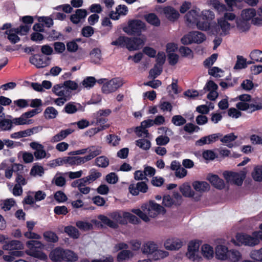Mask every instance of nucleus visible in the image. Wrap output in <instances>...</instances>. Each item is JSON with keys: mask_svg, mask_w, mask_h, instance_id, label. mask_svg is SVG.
Segmentation results:
<instances>
[{"mask_svg": "<svg viewBox=\"0 0 262 262\" xmlns=\"http://www.w3.org/2000/svg\"><path fill=\"white\" fill-rule=\"evenodd\" d=\"M201 17L199 9L190 10L184 17L185 23L188 27L193 28L196 26L199 30L206 31L209 29L210 24L207 21H201Z\"/></svg>", "mask_w": 262, "mask_h": 262, "instance_id": "f257e3e1", "label": "nucleus"}, {"mask_svg": "<svg viewBox=\"0 0 262 262\" xmlns=\"http://www.w3.org/2000/svg\"><path fill=\"white\" fill-rule=\"evenodd\" d=\"M51 259L54 262L75 261L78 259V256L73 251L70 250H64L58 247L51 251L50 254Z\"/></svg>", "mask_w": 262, "mask_h": 262, "instance_id": "f03ea898", "label": "nucleus"}, {"mask_svg": "<svg viewBox=\"0 0 262 262\" xmlns=\"http://www.w3.org/2000/svg\"><path fill=\"white\" fill-rule=\"evenodd\" d=\"M109 216L114 221L110 220L106 216L100 214L98 216V219L101 222L107 226L114 229H117L119 227L118 224L122 225L127 224V221L123 217V213L122 215L119 211H114L108 214Z\"/></svg>", "mask_w": 262, "mask_h": 262, "instance_id": "7ed1b4c3", "label": "nucleus"}, {"mask_svg": "<svg viewBox=\"0 0 262 262\" xmlns=\"http://www.w3.org/2000/svg\"><path fill=\"white\" fill-rule=\"evenodd\" d=\"M261 231H254L252 235L244 233H237L236 235L237 241L242 245L254 246L258 244L259 239L262 240V223L259 225Z\"/></svg>", "mask_w": 262, "mask_h": 262, "instance_id": "20e7f679", "label": "nucleus"}, {"mask_svg": "<svg viewBox=\"0 0 262 262\" xmlns=\"http://www.w3.org/2000/svg\"><path fill=\"white\" fill-rule=\"evenodd\" d=\"M41 51L43 55L36 54L30 57V61L31 64L34 66H40L42 64H46L47 66L50 64V58L47 55H50L53 53V48L49 45H43L41 47Z\"/></svg>", "mask_w": 262, "mask_h": 262, "instance_id": "39448f33", "label": "nucleus"}, {"mask_svg": "<svg viewBox=\"0 0 262 262\" xmlns=\"http://www.w3.org/2000/svg\"><path fill=\"white\" fill-rule=\"evenodd\" d=\"M42 245L41 242L38 241L31 240L27 242L26 246L29 249L27 253L35 258L46 260L48 258L47 255L44 252L37 250L40 248Z\"/></svg>", "mask_w": 262, "mask_h": 262, "instance_id": "423d86ee", "label": "nucleus"}, {"mask_svg": "<svg viewBox=\"0 0 262 262\" xmlns=\"http://www.w3.org/2000/svg\"><path fill=\"white\" fill-rule=\"evenodd\" d=\"M145 28V26L143 21L134 19L128 21L127 26L123 28V31L129 35L139 36Z\"/></svg>", "mask_w": 262, "mask_h": 262, "instance_id": "0eeeda50", "label": "nucleus"}, {"mask_svg": "<svg viewBox=\"0 0 262 262\" xmlns=\"http://www.w3.org/2000/svg\"><path fill=\"white\" fill-rule=\"evenodd\" d=\"M123 85L122 81L119 78H115L107 81L102 86L101 91L104 94H108L115 92Z\"/></svg>", "mask_w": 262, "mask_h": 262, "instance_id": "6e6552de", "label": "nucleus"}, {"mask_svg": "<svg viewBox=\"0 0 262 262\" xmlns=\"http://www.w3.org/2000/svg\"><path fill=\"white\" fill-rule=\"evenodd\" d=\"M145 40L140 37H128L127 49L129 51L140 49L144 45Z\"/></svg>", "mask_w": 262, "mask_h": 262, "instance_id": "1a4fd4ad", "label": "nucleus"}, {"mask_svg": "<svg viewBox=\"0 0 262 262\" xmlns=\"http://www.w3.org/2000/svg\"><path fill=\"white\" fill-rule=\"evenodd\" d=\"M163 12L166 18L171 22L177 21L180 16L179 11L171 6L164 7Z\"/></svg>", "mask_w": 262, "mask_h": 262, "instance_id": "9d476101", "label": "nucleus"}, {"mask_svg": "<svg viewBox=\"0 0 262 262\" xmlns=\"http://www.w3.org/2000/svg\"><path fill=\"white\" fill-rule=\"evenodd\" d=\"M216 28L217 34L220 36H226L229 34L232 26L230 23L219 18Z\"/></svg>", "mask_w": 262, "mask_h": 262, "instance_id": "9b49d317", "label": "nucleus"}, {"mask_svg": "<svg viewBox=\"0 0 262 262\" xmlns=\"http://www.w3.org/2000/svg\"><path fill=\"white\" fill-rule=\"evenodd\" d=\"M30 146L35 151L34 152V156L36 160L43 159L46 156V152L44 149V146L38 142H32L30 143Z\"/></svg>", "mask_w": 262, "mask_h": 262, "instance_id": "f8f14e48", "label": "nucleus"}, {"mask_svg": "<svg viewBox=\"0 0 262 262\" xmlns=\"http://www.w3.org/2000/svg\"><path fill=\"white\" fill-rule=\"evenodd\" d=\"M224 178L229 181L231 179L234 183L238 186H241L243 184L245 175L241 176L237 172L225 171L223 173Z\"/></svg>", "mask_w": 262, "mask_h": 262, "instance_id": "ddd939ff", "label": "nucleus"}, {"mask_svg": "<svg viewBox=\"0 0 262 262\" xmlns=\"http://www.w3.org/2000/svg\"><path fill=\"white\" fill-rule=\"evenodd\" d=\"M164 247L168 250H176L180 249L183 246V242L177 238L167 239L164 244Z\"/></svg>", "mask_w": 262, "mask_h": 262, "instance_id": "4468645a", "label": "nucleus"}, {"mask_svg": "<svg viewBox=\"0 0 262 262\" xmlns=\"http://www.w3.org/2000/svg\"><path fill=\"white\" fill-rule=\"evenodd\" d=\"M142 209L144 211L147 210L149 214H150L152 211H155L157 213L161 212L165 213L166 212V210L163 206L156 203L154 201H150L148 205L145 204L144 205H143L142 206Z\"/></svg>", "mask_w": 262, "mask_h": 262, "instance_id": "2eb2a0df", "label": "nucleus"}, {"mask_svg": "<svg viewBox=\"0 0 262 262\" xmlns=\"http://www.w3.org/2000/svg\"><path fill=\"white\" fill-rule=\"evenodd\" d=\"M207 180L214 188L217 189L222 190L225 188L224 181L216 174H208Z\"/></svg>", "mask_w": 262, "mask_h": 262, "instance_id": "dca6fc26", "label": "nucleus"}, {"mask_svg": "<svg viewBox=\"0 0 262 262\" xmlns=\"http://www.w3.org/2000/svg\"><path fill=\"white\" fill-rule=\"evenodd\" d=\"M53 167L61 166L63 165H69L71 166L76 165L75 157H64L62 158H58L54 161L51 164Z\"/></svg>", "mask_w": 262, "mask_h": 262, "instance_id": "f3484780", "label": "nucleus"}, {"mask_svg": "<svg viewBox=\"0 0 262 262\" xmlns=\"http://www.w3.org/2000/svg\"><path fill=\"white\" fill-rule=\"evenodd\" d=\"M3 249L5 250L12 251V250H21L23 249V245L17 240H12L5 242L3 246Z\"/></svg>", "mask_w": 262, "mask_h": 262, "instance_id": "a211bd4d", "label": "nucleus"}, {"mask_svg": "<svg viewBox=\"0 0 262 262\" xmlns=\"http://www.w3.org/2000/svg\"><path fill=\"white\" fill-rule=\"evenodd\" d=\"M228 248L224 245H217L215 248V257L220 260H227Z\"/></svg>", "mask_w": 262, "mask_h": 262, "instance_id": "6ab92c4d", "label": "nucleus"}, {"mask_svg": "<svg viewBox=\"0 0 262 262\" xmlns=\"http://www.w3.org/2000/svg\"><path fill=\"white\" fill-rule=\"evenodd\" d=\"M199 248V244L195 241H191L188 246V251L186 255L190 259H194L195 252H198Z\"/></svg>", "mask_w": 262, "mask_h": 262, "instance_id": "aec40b11", "label": "nucleus"}, {"mask_svg": "<svg viewBox=\"0 0 262 262\" xmlns=\"http://www.w3.org/2000/svg\"><path fill=\"white\" fill-rule=\"evenodd\" d=\"M193 188L199 192H205L210 189L209 184L205 181H194L192 183Z\"/></svg>", "mask_w": 262, "mask_h": 262, "instance_id": "412c9836", "label": "nucleus"}, {"mask_svg": "<svg viewBox=\"0 0 262 262\" xmlns=\"http://www.w3.org/2000/svg\"><path fill=\"white\" fill-rule=\"evenodd\" d=\"M78 107H77L73 102H70L66 104L64 107V111L69 114H72L75 113L77 111H84V107L81 105L80 104L78 103Z\"/></svg>", "mask_w": 262, "mask_h": 262, "instance_id": "4be33fe9", "label": "nucleus"}, {"mask_svg": "<svg viewBox=\"0 0 262 262\" xmlns=\"http://www.w3.org/2000/svg\"><path fill=\"white\" fill-rule=\"evenodd\" d=\"M192 43H201L206 40L205 35L199 31L190 32Z\"/></svg>", "mask_w": 262, "mask_h": 262, "instance_id": "5701e85b", "label": "nucleus"}, {"mask_svg": "<svg viewBox=\"0 0 262 262\" xmlns=\"http://www.w3.org/2000/svg\"><path fill=\"white\" fill-rule=\"evenodd\" d=\"M64 232L70 237L74 239H77L79 237V231L73 226L70 225L66 226L64 228Z\"/></svg>", "mask_w": 262, "mask_h": 262, "instance_id": "b1692460", "label": "nucleus"}, {"mask_svg": "<svg viewBox=\"0 0 262 262\" xmlns=\"http://www.w3.org/2000/svg\"><path fill=\"white\" fill-rule=\"evenodd\" d=\"M157 249V245L153 242H149L144 244L142 248V252L144 254L154 253Z\"/></svg>", "mask_w": 262, "mask_h": 262, "instance_id": "393cba45", "label": "nucleus"}, {"mask_svg": "<svg viewBox=\"0 0 262 262\" xmlns=\"http://www.w3.org/2000/svg\"><path fill=\"white\" fill-rule=\"evenodd\" d=\"M256 10L253 8L245 9L242 10L241 17L246 20H250L256 16Z\"/></svg>", "mask_w": 262, "mask_h": 262, "instance_id": "a878e982", "label": "nucleus"}, {"mask_svg": "<svg viewBox=\"0 0 262 262\" xmlns=\"http://www.w3.org/2000/svg\"><path fill=\"white\" fill-rule=\"evenodd\" d=\"M58 111L53 106H49L44 111L43 115L46 119H54L58 115Z\"/></svg>", "mask_w": 262, "mask_h": 262, "instance_id": "bb28decb", "label": "nucleus"}, {"mask_svg": "<svg viewBox=\"0 0 262 262\" xmlns=\"http://www.w3.org/2000/svg\"><path fill=\"white\" fill-rule=\"evenodd\" d=\"M5 34L8 35V39L12 43H16L20 40V38L17 35V32H16L14 28H12L7 30L5 32Z\"/></svg>", "mask_w": 262, "mask_h": 262, "instance_id": "cd10ccee", "label": "nucleus"}, {"mask_svg": "<svg viewBox=\"0 0 262 262\" xmlns=\"http://www.w3.org/2000/svg\"><path fill=\"white\" fill-rule=\"evenodd\" d=\"M180 190L185 197H193L195 194L194 192L191 190L190 186L187 183H184L181 186Z\"/></svg>", "mask_w": 262, "mask_h": 262, "instance_id": "c85d7f7f", "label": "nucleus"}, {"mask_svg": "<svg viewBox=\"0 0 262 262\" xmlns=\"http://www.w3.org/2000/svg\"><path fill=\"white\" fill-rule=\"evenodd\" d=\"M236 26L240 31L245 32L249 30L250 25L249 20L241 18L237 19Z\"/></svg>", "mask_w": 262, "mask_h": 262, "instance_id": "c756f323", "label": "nucleus"}, {"mask_svg": "<svg viewBox=\"0 0 262 262\" xmlns=\"http://www.w3.org/2000/svg\"><path fill=\"white\" fill-rule=\"evenodd\" d=\"M203 255L207 259H211L213 256V248L208 244H204L202 247Z\"/></svg>", "mask_w": 262, "mask_h": 262, "instance_id": "7c9ffc66", "label": "nucleus"}, {"mask_svg": "<svg viewBox=\"0 0 262 262\" xmlns=\"http://www.w3.org/2000/svg\"><path fill=\"white\" fill-rule=\"evenodd\" d=\"M145 19L150 24L158 27L160 25V20L154 13H149L145 15Z\"/></svg>", "mask_w": 262, "mask_h": 262, "instance_id": "2f4dec72", "label": "nucleus"}, {"mask_svg": "<svg viewBox=\"0 0 262 262\" xmlns=\"http://www.w3.org/2000/svg\"><path fill=\"white\" fill-rule=\"evenodd\" d=\"M227 254V260L232 262H237L239 260L241 257L240 252L236 250H228Z\"/></svg>", "mask_w": 262, "mask_h": 262, "instance_id": "473e14b6", "label": "nucleus"}, {"mask_svg": "<svg viewBox=\"0 0 262 262\" xmlns=\"http://www.w3.org/2000/svg\"><path fill=\"white\" fill-rule=\"evenodd\" d=\"M13 120L3 119L0 121V131L10 130L13 127Z\"/></svg>", "mask_w": 262, "mask_h": 262, "instance_id": "72a5a7b5", "label": "nucleus"}, {"mask_svg": "<svg viewBox=\"0 0 262 262\" xmlns=\"http://www.w3.org/2000/svg\"><path fill=\"white\" fill-rule=\"evenodd\" d=\"M252 177L253 180L256 182L262 181V166H256L254 167L252 172Z\"/></svg>", "mask_w": 262, "mask_h": 262, "instance_id": "f704fd0d", "label": "nucleus"}, {"mask_svg": "<svg viewBox=\"0 0 262 262\" xmlns=\"http://www.w3.org/2000/svg\"><path fill=\"white\" fill-rule=\"evenodd\" d=\"M43 236L45 239L48 242L56 243L58 241V237L57 234L51 231L44 232Z\"/></svg>", "mask_w": 262, "mask_h": 262, "instance_id": "c9c22d12", "label": "nucleus"}, {"mask_svg": "<svg viewBox=\"0 0 262 262\" xmlns=\"http://www.w3.org/2000/svg\"><path fill=\"white\" fill-rule=\"evenodd\" d=\"M95 164L99 167L106 168L109 165V160L105 156H100L95 159Z\"/></svg>", "mask_w": 262, "mask_h": 262, "instance_id": "e433bc0d", "label": "nucleus"}, {"mask_svg": "<svg viewBox=\"0 0 262 262\" xmlns=\"http://www.w3.org/2000/svg\"><path fill=\"white\" fill-rule=\"evenodd\" d=\"M132 255V252L130 250H123L117 254V260L118 262H122L128 259Z\"/></svg>", "mask_w": 262, "mask_h": 262, "instance_id": "4c0bfd02", "label": "nucleus"}, {"mask_svg": "<svg viewBox=\"0 0 262 262\" xmlns=\"http://www.w3.org/2000/svg\"><path fill=\"white\" fill-rule=\"evenodd\" d=\"M123 217L126 221L128 220L129 223L133 224H138L140 222V219L136 215L128 212H123Z\"/></svg>", "mask_w": 262, "mask_h": 262, "instance_id": "58836bf2", "label": "nucleus"}, {"mask_svg": "<svg viewBox=\"0 0 262 262\" xmlns=\"http://www.w3.org/2000/svg\"><path fill=\"white\" fill-rule=\"evenodd\" d=\"M136 144L140 148L146 150H148L151 147L150 141L145 139L137 140L136 141Z\"/></svg>", "mask_w": 262, "mask_h": 262, "instance_id": "ea45409f", "label": "nucleus"}, {"mask_svg": "<svg viewBox=\"0 0 262 262\" xmlns=\"http://www.w3.org/2000/svg\"><path fill=\"white\" fill-rule=\"evenodd\" d=\"M201 17L203 21H207L213 19L215 17L213 11L210 10H204L200 13Z\"/></svg>", "mask_w": 262, "mask_h": 262, "instance_id": "a19ab883", "label": "nucleus"}, {"mask_svg": "<svg viewBox=\"0 0 262 262\" xmlns=\"http://www.w3.org/2000/svg\"><path fill=\"white\" fill-rule=\"evenodd\" d=\"M163 71L162 67H154L150 70L148 78L154 79L160 75Z\"/></svg>", "mask_w": 262, "mask_h": 262, "instance_id": "79ce46f5", "label": "nucleus"}, {"mask_svg": "<svg viewBox=\"0 0 262 262\" xmlns=\"http://www.w3.org/2000/svg\"><path fill=\"white\" fill-rule=\"evenodd\" d=\"M102 174L94 168L92 169L90 171V174L86 177L89 184L95 181L97 179L101 177Z\"/></svg>", "mask_w": 262, "mask_h": 262, "instance_id": "37998d69", "label": "nucleus"}, {"mask_svg": "<svg viewBox=\"0 0 262 262\" xmlns=\"http://www.w3.org/2000/svg\"><path fill=\"white\" fill-rule=\"evenodd\" d=\"M89 156L92 159L101 154V147L97 146H91L88 147Z\"/></svg>", "mask_w": 262, "mask_h": 262, "instance_id": "c03bdc74", "label": "nucleus"}, {"mask_svg": "<svg viewBox=\"0 0 262 262\" xmlns=\"http://www.w3.org/2000/svg\"><path fill=\"white\" fill-rule=\"evenodd\" d=\"M250 59L256 62L262 63V51L259 50H254L251 52L249 55Z\"/></svg>", "mask_w": 262, "mask_h": 262, "instance_id": "a18cd8bd", "label": "nucleus"}, {"mask_svg": "<svg viewBox=\"0 0 262 262\" xmlns=\"http://www.w3.org/2000/svg\"><path fill=\"white\" fill-rule=\"evenodd\" d=\"M128 37L120 36L115 41L111 42V45L116 46L126 47L127 48V43Z\"/></svg>", "mask_w": 262, "mask_h": 262, "instance_id": "49530a36", "label": "nucleus"}, {"mask_svg": "<svg viewBox=\"0 0 262 262\" xmlns=\"http://www.w3.org/2000/svg\"><path fill=\"white\" fill-rule=\"evenodd\" d=\"M224 71L217 67H213L208 70V73L214 77H221L223 76Z\"/></svg>", "mask_w": 262, "mask_h": 262, "instance_id": "de8ad7c7", "label": "nucleus"}, {"mask_svg": "<svg viewBox=\"0 0 262 262\" xmlns=\"http://www.w3.org/2000/svg\"><path fill=\"white\" fill-rule=\"evenodd\" d=\"M76 225L79 229L83 231H89L93 228L92 224L83 221H77L76 223Z\"/></svg>", "mask_w": 262, "mask_h": 262, "instance_id": "09e8293b", "label": "nucleus"}, {"mask_svg": "<svg viewBox=\"0 0 262 262\" xmlns=\"http://www.w3.org/2000/svg\"><path fill=\"white\" fill-rule=\"evenodd\" d=\"M32 120H27L26 118L23 116V114L19 118H15L13 119V124L16 125L30 124L32 123Z\"/></svg>", "mask_w": 262, "mask_h": 262, "instance_id": "8fccbe9b", "label": "nucleus"}, {"mask_svg": "<svg viewBox=\"0 0 262 262\" xmlns=\"http://www.w3.org/2000/svg\"><path fill=\"white\" fill-rule=\"evenodd\" d=\"M171 122L176 126H181L185 124L186 120L181 115H174L172 118Z\"/></svg>", "mask_w": 262, "mask_h": 262, "instance_id": "3c124183", "label": "nucleus"}, {"mask_svg": "<svg viewBox=\"0 0 262 262\" xmlns=\"http://www.w3.org/2000/svg\"><path fill=\"white\" fill-rule=\"evenodd\" d=\"M15 203V202L13 199H9L5 200L3 203L1 204L2 208L4 211H8L11 209Z\"/></svg>", "mask_w": 262, "mask_h": 262, "instance_id": "603ef678", "label": "nucleus"}, {"mask_svg": "<svg viewBox=\"0 0 262 262\" xmlns=\"http://www.w3.org/2000/svg\"><path fill=\"white\" fill-rule=\"evenodd\" d=\"M96 82V80L94 77H87L82 82L84 88H92Z\"/></svg>", "mask_w": 262, "mask_h": 262, "instance_id": "864d4df0", "label": "nucleus"}, {"mask_svg": "<svg viewBox=\"0 0 262 262\" xmlns=\"http://www.w3.org/2000/svg\"><path fill=\"white\" fill-rule=\"evenodd\" d=\"M179 58V56L174 52L168 53L167 54V60L169 63L171 65L176 64L178 63Z\"/></svg>", "mask_w": 262, "mask_h": 262, "instance_id": "5fc2aeb1", "label": "nucleus"}, {"mask_svg": "<svg viewBox=\"0 0 262 262\" xmlns=\"http://www.w3.org/2000/svg\"><path fill=\"white\" fill-rule=\"evenodd\" d=\"M91 58L94 60L95 64L99 63L98 61L101 57V51L99 49L96 48L94 49L90 54Z\"/></svg>", "mask_w": 262, "mask_h": 262, "instance_id": "6e6d98bb", "label": "nucleus"}, {"mask_svg": "<svg viewBox=\"0 0 262 262\" xmlns=\"http://www.w3.org/2000/svg\"><path fill=\"white\" fill-rule=\"evenodd\" d=\"M168 254L169 253L167 251L157 249L154 253V257L155 260H159L166 257Z\"/></svg>", "mask_w": 262, "mask_h": 262, "instance_id": "4d7b16f0", "label": "nucleus"}, {"mask_svg": "<svg viewBox=\"0 0 262 262\" xmlns=\"http://www.w3.org/2000/svg\"><path fill=\"white\" fill-rule=\"evenodd\" d=\"M54 198L59 203L66 202L68 198L66 194L62 191H57L54 194Z\"/></svg>", "mask_w": 262, "mask_h": 262, "instance_id": "13d9d810", "label": "nucleus"}, {"mask_svg": "<svg viewBox=\"0 0 262 262\" xmlns=\"http://www.w3.org/2000/svg\"><path fill=\"white\" fill-rule=\"evenodd\" d=\"M199 129L200 127L198 126L195 125L192 123H187L184 126V130L190 134H192L194 132H198Z\"/></svg>", "mask_w": 262, "mask_h": 262, "instance_id": "bf43d9fd", "label": "nucleus"}, {"mask_svg": "<svg viewBox=\"0 0 262 262\" xmlns=\"http://www.w3.org/2000/svg\"><path fill=\"white\" fill-rule=\"evenodd\" d=\"M203 157L207 160H213L216 157L215 153L211 150H206L203 152Z\"/></svg>", "mask_w": 262, "mask_h": 262, "instance_id": "052dcab7", "label": "nucleus"}, {"mask_svg": "<svg viewBox=\"0 0 262 262\" xmlns=\"http://www.w3.org/2000/svg\"><path fill=\"white\" fill-rule=\"evenodd\" d=\"M218 85L212 80H209L204 87V90L208 92L216 91Z\"/></svg>", "mask_w": 262, "mask_h": 262, "instance_id": "680f3d73", "label": "nucleus"}, {"mask_svg": "<svg viewBox=\"0 0 262 262\" xmlns=\"http://www.w3.org/2000/svg\"><path fill=\"white\" fill-rule=\"evenodd\" d=\"M169 140V138L168 136L163 135L159 136L156 139L157 144L160 146L166 145Z\"/></svg>", "mask_w": 262, "mask_h": 262, "instance_id": "e2e57ef3", "label": "nucleus"}, {"mask_svg": "<svg viewBox=\"0 0 262 262\" xmlns=\"http://www.w3.org/2000/svg\"><path fill=\"white\" fill-rule=\"evenodd\" d=\"M94 33V30L93 28L89 26L83 27L81 30L82 35L85 37L91 36Z\"/></svg>", "mask_w": 262, "mask_h": 262, "instance_id": "0e129e2a", "label": "nucleus"}, {"mask_svg": "<svg viewBox=\"0 0 262 262\" xmlns=\"http://www.w3.org/2000/svg\"><path fill=\"white\" fill-rule=\"evenodd\" d=\"M106 181L110 184H116L118 181V176L115 172H111L106 175Z\"/></svg>", "mask_w": 262, "mask_h": 262, "instance_id": "69168bd1", "label": "nucleus"}, {"mask_svg": "<svg viewBox=\"0 0 262 262\" xmlns=\"http://www.w3.org/2000/svg\"><path fill=\"white\" fill-rule=\"evenodd\" d=\"M53 19L52 17L42 16L39 17L38 21L39 22L43 23L46 25V27L50 28L53 25Z\"/></svg>", "mask_w": 262, "mask_h": 262, "instance_id": "338daca9", "label": "nucleus"}, {"mask_svg": "<svg viewBox=\"0 0 262 262\" xmlns=\"http://www.w3.org/2000/svg\"><path fill=\"white\" fill-rule=\"evenodd\" d=\"M251 258L257 261H262V247L258 250L253 251L251 253Z\"/></svg>", "mask_w": 262, "mask_h": 262, "instance_id": "774afa93", "label": "nucleus"}]
</instances>
